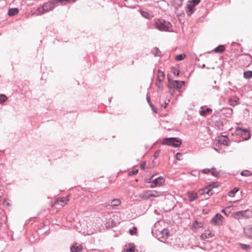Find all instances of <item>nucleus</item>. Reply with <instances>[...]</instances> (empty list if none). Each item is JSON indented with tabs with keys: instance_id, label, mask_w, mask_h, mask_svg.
<instances>
[{
	"instance_id": "nucleus-1",
	"label": "nucleus",
	"mask_w": 252,
	"mask_h": 252,
	"mask_svg": "<svg viewBox=\"0 0 252 252\" xmlns=\"http://www.w3.org/2000/svg\"><path fill=\"white\" fill-rule=\"evenodd\" d=\"M152 233L155 237L161 242L165 241L169 236L168 230L162 228L159 221H157L152 229Z\"/></svg>"
},
{
	"instance_id": "nucleus-2",
	"label": "nucleus",
	"mask_w": 252,
	"mask_h": 252,
	"mask_svg": "<svg viewBox=\"0 0 252 252\" xmlns=\"http://www.w3.org/2000/svg\"><path fill=\"white\" fill-rule=\"evenodd\" d=\"M155 26L159 31L170 32L172 25L169 22L163 19H158L156 20Z\"/></svg>"
},
{
	"instance_id": "nucleus-3",
	"label": "nucleus",
	"mask_w": 252,
	"mask_h": 252,
	"mask_svg": "<svg viewBox=\"0 0 252 252\" xmlns=\"http://www.w3.org/2000/svg\"><path fill=\"white\" fill-rule=\"evenodd\" d=\"M181 143L182 142L179 138L173 137L165 138L162 142V145H170L174 147H180Z\"/></svg>"
},
{
	"instance_id": "nucleus-4",
	"label": "nucleus",
	"mask_w": 252,
	"mask_h": 252,
	"mask_svg": "<svg viewBox=\"0 0 252 252\" xmlns=\"http://www.w3.org/2000/svg\"><path fill=\"white\" fill-rule=\"evenodd\" d=\"M200 1V0H191L189 1L186 8V13L188 16L191 15L195 11V7Z\"/></svg>"
},
{
	"instance_id": "nucleus-5",
	"label": "nucleus",
	"mask_w": 252,
	"mask_h": 252,
	"mask_svg": "<svg viewBox=\"0 0 252 252\" xmlns=\"http://www.w3.org/2000/svg\"><path fill=\"white\" fill-rule=\"evenodd\" d=\"M223 221V218L222 216L218 213L211 220V222L216 225H221Z\"/></svg>"
},
{
	"instance_id": "nucleus-6",
	"label": "nucleus",
	"mask_w": 252,
	"mask_h": 252,
	"mask_svg": "<svg viewBox=\"0 0 252 252\" xmlns=\"http://www.w3.org/2000/svg\"><path fill=\"white\" fill-rule=\"evenodd\" d=\"M165 182V179L162 176L158 177L154 179L151 182L150 187L152 188H155L157 187L161 186Z\"/></svg>"
},
{
	"instance_id": "nucleus-7",
	"label": "nucleus",
	"mask_w": 252,
	"mask_h": 252,
	"mask_svg": "<svg viewBox=\"0 0 252 252\" xmlns=\"http://www.w3.org/2000/svg\"><path fill=\"white\" fill-rule=\"evenodd\" d=\"M215 186L213 185H209L204 189H200L198 190V192L201 195L207 194L209 196L212 195L213 194V192L212 191V189Z\"/></svg>"
},
{
	"instance_id": "nucleus-8",
	"label": "nucleus",
	"mask_w": 252,
	"mask_h": 252,
	"mask_svg": "<svg viewBox=\"0 0 252 252\" xmlns=\"http://www.w3.org/2000/svg\"><path fill=\"white\" fill-rule=\"evenodd\" d=\"M237 131L239 134H241V136L245 140L249 139L251 137L250 133L248 130L239 128V129H237Z\"/></svg>"
},
{
	"instance_id": "nucleus-9",
	"label": "nucleus",
	"mask_w": 252,
	"mask_h": 252,
	"mask_svg": "<svg viewBox=\"0 0 252 252\" xmlns=\"http://www.w3.org/2000/svg\"><path fill=\"white\" fill-rule=\"evenodd\" d=\"M139 197L143 199H148L153 197L152 191L148 190L143 191L140 194Z\"/></svg>"
},
{
	"instance_id": "nucleus-10",
	"label": "nucleus",
	"mask_w": 252,
	"mask_h": 252,
	"mask_svg": "<svg viewBox=\"0 0 252 252\" xmlns=\"http://www.w3.org/2000/svg\"><path fill=\"white\" fill-rule=\"evenodd\" d=\"M214 234L209 230H206L200 236L201 240H205L206 239L212 237Z\"/></svg>"
},
{
	"instance_id": "nucleus-11",
	"label": "nucleus",
	"mask_w": 252,
	"mask_h": 252,
	"mask_svg": "<svg viewBox=\"0 0 252 252\" xmlns=\"http://www.w3.org/2000/svg\"><path fill=\"white\" fill-rule=\"evenodd\" d=\"M183 81H176L175 80L173 81L170 84L169 87L170 88H174V89H179L181 88L182 85L184 84Z\"/></svg>"
},
{
	"instance_id": "nucleus-12",
	"label": "nucleus",
	"mask_w": 252,
	"mask_h": 252,
	"mask_svg": "<svg viewBox=\"0 0 252 252\" xmlns=\"http://www.w3.org/2000/svg\"><path fill=\"white\" fill-rule=\"evenodd\" d=\"M212 110L210 108H205L204 107H201L200 110V115L205 117L211 113Z\"/></svg>"
},
{
	"instance_id": "nucleus-13",
	"label": "nucleus",
	"mask_w": 252,
	"mask_h": 252,
	"mask_svg": "<svg viewBox=\"0 0 252 252\" xmlns=\"http://www.w3.org/2000/svg\"><path fill=\"white\" fill-rule=\"evenodd\" d=\"M70 250L72 252H82V248L79 244H75L70 247Z\"/></svg>"
},
{
	"instance_id": "nucleus-14",
	"label": "nucleus",
	"mask_w": 252,
	"mask_h": 252,
	"mask_svg": "<svg viewBox=\"0 0 252 252\" xmlns=\"http://www.w3.org/2000/svg\"><path fill=\"white\" fill-rule=\"evenodd\" d=\"M189 199L190 201H193L195 200L197 197V194L195 192L189 191L187 193Z\"/></svg>"
},
{
	"instance_id": "nucleus-15",
	"label": "nucleus",
	"mask_w": 252,
	"mask_h": 252,
	"mask_svg": "<svg viewBox=\"0 0 252 252\" xmlns=\"http://www.w3.org/2000/svg\"><path fill=\"white\" fill-rule=\"evenodd\" d=\"M219 142L224 145H228V142L229 140L227 137L224 136H221L219 137L218 139Z\"/></svg>"
},
{
	"instance_id": "nucleus-16",
	"label": "nucleus",
	"mask_w": 252,
	"mask_h": 252,
	"mask_svg": "<svg viewBox=\"0 0 252 252\" xmlns=\"http://www.w3.org/2000/svg\"><path fill=\"white\" fill-rule=\"evenodd\" d=\"M69 201V199L67 197H62L60 199H57L55 202V204H59L60 202L61 203V205L63 206L66 204L67 202Z\"/></svg>"
},
{
	"instance_id": "nucleus-17",
	"label": "nucleus",
	"mask_w": 252,
	"mask_h": 252,
	"mask_svg": "<svg viewBox=\"0 0 252 252\" xmlns=\"http://www.w3.org/2000/svg\"><path fill=\"white\" fill-rule=\"evenodd\" d=\"M158 80L159 82H162L165 79V75L163 71L158 70L157 74Z\"/></svg>"
},
{
	"instance_id": "nucleus-18",
	"label": "nucleus",
	"mask_w": 252,
	"mask_h": 252,
	"mask_svg": "<svg viewBox=\"0 0 252 252\" xmlns=\"http://www.w3.org/2000/svg\"><path fill=\"white\" fill-rule=\"evenodd\" d=\"M42 6L47 12L52 10L54 8L53 5L51 2H46Z\"/></svg>"
},
{
	"instance_id": "nucleus-19",
	"label": "nucleus",
	"mask_w": 252,
	"mask_h": 252,
	"mask_svg": "<svg viewBox=\"0 0 252 252\" xmlns=\"http://www.w3.org/2000/svg\"><path fill=\"white\" fill-rule=\"evenodd\" d=\"M19 12V9L17 8H11L8 10V15L10 16L15 15Z\"/></svg>"
},
{
	"instance_id": "nucleus-20",
	"label": "nucleus",
	"mask_w": 252,
	"mask_h": 252,
	"mask_svg": "<svg viewBox=\"0 0 252 252\" xmlns=\"http://www.w3.org/2000/svg\"><path fill=\"white\" fill-rule=\"evenodd\" d=\"M121 203V201L120 199L116 198L113 199L110 204V206H119Z\"/></svg>"
},
{
	"instance_id": "nucleus-21",
	"label": "nucleus",
	"mask_w": 252,
	"mask_h": 252,
	"mask_svg": "<svg viewBox=\"0 0 252 252\" xmlns=\"http://www.w3.org/2000/svg\"><path fill=\"white\" fill-rule=\"evenodd\" d=\"M244 232L248 236L252 237V228L250 227L245 228Z\"/></svg>"
},
{
	"instance_id": "nucleus-22",
	"label": "nucleus",
	"mask_w": 252,
	"mask_h": 252,
	"mask_svg": "<svg viewBox=\"0 0 252 252\" xmlns=\"http://www.w3.org/2000/svg\"><path fill=\"white\" fill-rule=\"evenodd\" d=\"M245 213V211H238L234 213V218L237 219H239L242 217L244 216V214Z\"/></svg>"
},
{
	"instance_id": "nucleus-23",
	"label": "nucleus",
	"mask_w": 252,
	"mask_h": 252,
	"mask_svg": "<svg viewBox=\"0 0 252 252\" xmlns=\"http://www.w3.org/2000/svg\"><path fill=\"white\" fill-rule=\"evenodd\" d=\"M225 50V47L223 45H219L214 49L216 53H221Z\"/></svg>"
},
{
	"instance_id": "nucleus-24",
	"label": "nucleus",
	"mask_w": 252,
	"mask_h": 252,
	"mask_svg": "<svg viewBox=\"0 0 252 252\" xmlns=\"http://www.w3.org/2000/svg\"><path fill=\"white\" fill-rule=\"evenodd\" d=\"M153 197H158L163 195L161 192L157 190H151Z\"/></svg>"
},
{
	"instance_id": "nucleus-25",
	"label": "nucleus",
	"mask_w": 252,
	"mask_h": 252,
	"mask_svg": "<svg viewBox=\"0 0 252 252\" xmlns=\"http://www.w3.org/2000/svg\"><path fill=\"white\" fill-rule=\"evenodd\" d=\"M37 12H38V15H42L45 13L48 12L46 11L45 9L43 7V6L39 7L37 9Z\"/></svg>"
},
{
	"instance_id": "nucleus-26",
	"label": "nucleus",
	"mask_w": 252,
	"mask_h": 252,
	"mask_svg": "<svg viewBox=\"0 0 252 252\" xmlns=\"http://www.w3.org/2000/svg\"><path fill=\"white\" fill-rule=\"evenodd\" d=\"M244 77L246 79L252 77V71H247L244 73Z\"/></svg>"
},
{
	"instance_id": "nucleus-27",
	"label": "nucleus",
	"mask_w": 252,
	"mask_h": 252,
	"mask_svg": "<svg viewBox=\"0 0 252 252\" xmlns=\"http://www.w3.org/2000/svg\"><path fill=\"white\" fill-rule=\"evenodd\" d=\"M239 190L238 188H234L232 190H231L228 194V195L230 197H234L235 194Z\"/></svg>"
},
{
	"instance_id": "nucleus-28",
	"label": "nucleus",
	"mask_w": 252,
	"mask_h": 252,
	"mask_svg": "<svg viewBox=\"0 0 252 252\" xmlns=\"http://www.w3.org/2000/svg\"><path fill=\"white\" fill-rule=\"evenodd\" d=\"M186 57L185 54H179L177 55L175 57V60L177 61H180L185 59Z\"/></svg>"
},
{
	"instance_id": "nucleus-29",
	"label": "nucleus",
	"mask_w": 252,
	"mask_h": 252,
	"mask_svg": "<svg viewBox=\"0 0 252 252\" xmlns=\"http://www.w3.org/2000/svg\"><path fill=\"white\" fill-rule=\"evenodd\" d=\"M141 14L143 17L148 19H150L152 17H153V16L150 15L148 13L145 11L141 12Z\"/></svg>"
},
{
	"instance_id": "nucleus-30",
	"label": "nucleus",
	"mask_w": 252,
	"mask_h": 252,
	"mask_svg": "<svg viewBox=\"0 0 252 252\" xmlns=\"http://www.w3.org/2000/svg\"><path fill=\"white\" fill-rule=\"evenodd\" d=\"M94 233V230L92 229H90L89 230H87V231H84L83 233L86 235H90L93 234Z\"/></svg>"
},
{
	"instance_id": "nucleus-31",
	"label": "nucleus",
	"mask_w": 252,
	"mask_h": 252,
	"mask_svg": "<svg viewBox=\"0 0 252 252\" xmlns=\"http://www.w3.org/2000/svg\"><path fill=\"white\" fill-rule=\"evenodd\" d=\"M7 98L4 94H0V103H3L6 100Z\"/></svg>"
},
{
	"instance_id": "nucleus-32",
	"label": "nucleus",
	"mask_w": 252,
	"mask_h": 252,
	"mask_svg": "<svg viewBox=\"0 0 252 252\" xmlns=\"http://www.w3.org/2000/svg\"><path fill=\"white\" fill-rule=\"evenodd\" d=\"M241 175L244 176H249L252 175V173H251L250 171L248 170L243 171L241 173Z\"/></svg>"
},
{
	"instance_id": "nucleus-33",
	"label": "nucleus",
	"mask_w": 252,
	"mask_h": 252,
	"mask_svg": "<svg viewBox=\"0 0 252 252\" xmlns=\"http://www.w3.org/2000/svg\"><path fill=\"white\" fill-rule=\"evenodd\" d=\"M241 247L242 249L245 250L246 251H248L250 249L251 247L250 245H247L245 244H241Z\"/></svg>"
},
{
	"instance_id": "nucleus-34",
	"label": "nucleus",
	"mask_w": 252,
	"mask_h": 252,
	"mask_svg": "<svg viewBox=\"0 0 252 252\" xmlns=\"http://www.w3.org/2000/svg\"><path fill=\"white\" fill-rule=\"evenodd\" d=\"M229 208L230 207H226V208L221 210V212L224 213L226 216H228L230 213V211L227 210L229 209Z\"/></svg>"
},
{
	"instance_id": "nucleus-35",
	"label": "nucleus",
	"mask_w": 252,
	"mask_h": 252,
	"mask_svg": "<svg viewBox=\"0 0 252 252\" xmlns=\"http://www.w3.org/2000/svg\"><path fill=\"white\" fill-rule=\"evenodd\" d=\"M153 53L156 56H159V51L158 48H154L152 51Z\"/></svg>"
},
{
	"instance_id": "nucleus-36",
	"label": "nucleus",
	"mask_w": 252,
	"mask_h": 252,
	"mask_svg": "<svg viewBox=\"0 0 252 252\" xmlns=\"http://www.w3.org/2000/svg\"><path fill=\"white\" fill-rule=\"evenodd\" d=\"M193 226L195 228H198L199 227H202V224L200 223H199L197 221H195L193 224Z\"/></svg>"
},
{
	"instance_id": "nucleus-37",
	"label": "nucleus",
	"mask_w": 252,
	"mask_h": 252,
	"mask_svg": "<svg viewBox=\"0 0 252 252\" xmlns=\"http://www.w3.org/2000/svg\"><path fill=\"white\" fill-rule=\"evenodd\" d=\"M137 229L135 227H133L132 229H131L129 230V232L130 235H133L136 233Z\"/></svg>"
},
{
	"instance_id": "nucleus-38",
	"label": "nucleus",
	"mask_w": 252,
	"mask_h": 252,
	"mask_svg": "<svg viewBox=\"0 0 252 252\" xmlns=\"http://www.w3.org/2000/svg\"><path fill=\"white\" fill-rule=\"evenodd\" d=\"M182 154H181L180 153H177L176 155V159L178 160H180L182 159Z\"/></svg>"
},
{
	"instance_id": "nucleus-39",
	"label": "nucleus",
	"mask_w": 252,
	"mask_h": 252,
	"mask_svg": "<svg viewBox=\"0 0 252 252\" xmlns=\"http://www.w3.org/2000/svg\"><path fill=\"white\" fill-rule=\"evenodd\" d=\"M138 172V170H132V171L129 172V175H135V174H137Z\"/></svg>"
},
{
	"instance_id": "nucleus-40",
	"label": "nucleus",
	"mask_w": 252,
	"mask_h": 252,
	"mask_svg": "<svg viewBox=\"0 0 252 252\" xmlns=\"http://www.w3.org/2000/svg\"><path fill=\"white\" fill-rule=\"evenodd\" d=\"M57 2H63V1H67L69 2H73L75 1V0H56Z\"/></svg>"
},
{
	"instance_id": "nucleus-41",
	"label": "nucleus",
	"mask_w": 252,
	"mask_h": 252,
	"mask_svg": "<svg viewBox=\"0 0 252 252\" xmlns=\"http://www.w3.org/2000/svg\"><path fill=\"white\" fill-rule=\"evenodd\" d=\"M150 105L151 107V108H152V110L153 111V112L155 113H157V111L156 108L155 107V106L152 103H150Z\"/></svg>"
},
{
	"instance_id": "nucleus-42",
	"label": "nucleus",
	"mask_w": 252,
	"mask_h": 252,
	"mask_svg": "<svg viewBox=\"0 0 252 252\" xmlns=\"http://www.w3.org/2000/svg\"><path fill=\"white\" fill-rule=\"evenodd\" d=\"M202 171L205 174H208L210 172V169L208 168H206L203 169Z\"/></svg>"
},
{
	"instance_id": "nucleus-43",
	"label": "nucleus",
	"mask_w": 252,
	"mask_h": 252,
	"mask_svg": "<svg viewBox=\"0 0 252 252\" xmlns=\"http://www.w3.org/2000/svg\"><path fill=\"white\" fill-rule=\"evenodd\" d=\"M126 252H134V248L133 247L129 248V249H127Z\"/></svg>"
},
{
	"instance_id": "nucleus-44",
	"label": "nucleus",
	"mask_w": 252,
	"mask_h": 252,
	"mask_svg": "<svg viewBox=\"0 0 252 252\" xmlns=\"http://www.w3.org/2000/svg\"><path fill=\"white\" fill-rule=\"evenodd\" d=\"M147 99L148 103L150 105V103H152L151 102V101H150V96H149L148 95H147Z\"/></svg>"
},
{
	"instance_id": "nucleus-45",
	"label": "nucleus",
	"mask_w": 252,
	"mask_h": 252,
	"mask_svg": "<svg viewBox=\"0 0 252 252\" xmlns=\"http://www.w3.org/2000/svg\"><path fill=\"white\" fill-rule=\"evenodd\" d=\"M161 83L162 82H158V83H157V85L158 86V88H159L160 87V86L161 85Z\"/></svg>"
},
{
	"instance_id": "nucleus-46",
	"label": "nucleus",
	"mask_w": 252,
	"mask_h": 252,
	"mask_svg": "<svg viewBox=\"0 0 252 252\" xmlns=\"http://www.w3.org/2000/svg\"><path fill=\"white\" fill-rule=\"evenodd\" d=\"M145 164H146V163H144V164L141 165V168L142 169H144L145 168Z\"/></svg>"
},
{
	"instance_id": "nucleus-47",
	"label": "nucleus",
	"mask_w": 252,
	"mask_h": 252,
	"mask_svg": "<svg viewBox=\"0 0 252 252\" xmlns=\"http://www.w3.org/2000/svg\"><path fill=\"white\" fill-rule=\"evenodd\" d=\"M212 175H214V176H216V175H217L216 173L215 172H214V171H212Z\"/></svg>"
},
{
	"instance_id": "nucleus-48",
	"label": "nucleus",
	"mask_w": 252,
	"mask_h": 252,
	"mask_svg": "<svg viewBox=\"0 0 252 252\" xmlns=\"http://www.w3.org/2000/svg\"><path fill=\"white\" fill-rule=\"evenodd\" d=\"M150 180H151V179H146V182H147V183H150Z\"/></svg>"
},
{
	"instance_id": "nucleus-49",
	"label": "nucleus",
	"mask_w": 252,
	"mask_h": 252,
	"mask_svg": "<svg viewBox=\"0 0 252 252\" xmlns=\"http://www.w3.org/2000/svg\"><path fill=\"white\" fill-rule=\"evenodd\" d=\"M177 75H178L179 74V70H177Z\"/></svg>"
}]
</instances>
